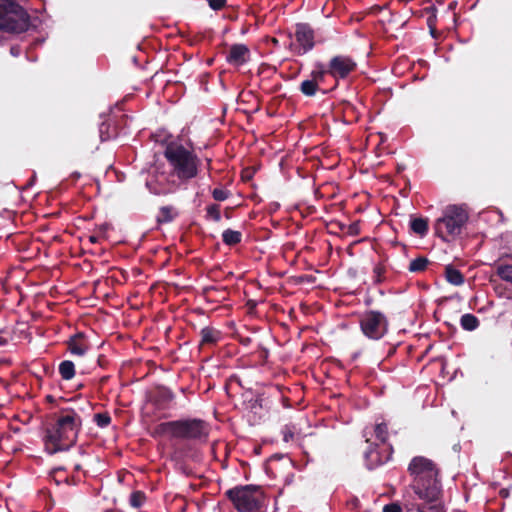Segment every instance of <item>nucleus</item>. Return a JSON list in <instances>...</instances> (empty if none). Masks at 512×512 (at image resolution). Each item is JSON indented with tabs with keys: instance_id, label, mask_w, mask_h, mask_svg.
I'll use <instances>...</instances> for the list:
<instances>
[{
	"instance_id": "obj_1",
	"label": "nucleus",
	"mask_w": 512,
	"mask_h": 512,
	"mask_svg": "<svg viewBox=\"0 0 512 512\" xmlns=\"http://www.w3.org/2000/svg\"><path fill=\"white\" fill-rule=\"evenodd\" d=\"M164 156L171 170L165 178L167 189L164 193H173L195 178L201 164L198 156L181 144L170 143L166 146Z\"/></svg>"
},
{
	"instance_id": "obj_2",
	"label": "nucleus",
	"mask_w": 512,
	"mask_h": 512,
	"mask_svg": "<svg viewBox=\"0 0 512 512\" xmlns=\"http://www.w3.org/2000/svg\"><path fill=\"white\" fill-rule=\"evenodd\" d=\"M82 427L80 415L72 410H62L47 428L44 436L45 450L49 454L67 451L75 445Z\"/></svg>"
},
{
	"instance_id": "obj_3",
	"label": "nucleus",
	"mask_w": 512,
	"mask_h": 512,
	"mask_svg": "<svg viewBox=\"0 0 512 512\" xmlns=\"http://www.w3.org/2000/svg\"><path fill=\"white\" fill-rule=\"evenodd\" d=\"M408 471L413 480L407 491L419 500L428 502L435 500L440 493L438 470L435 464L423 456L414 457Z\"/></svg>"
},
{
	"instance_id": "obj_4",
	"label": "nucleus",
	"mask_w": 512,
	"mask_h": 512,
	"mask_svg": "<svg viewBox=\"0 0 512 512\" xmlns=\"http://www.w3.org/2000/svg\"><path fill=\"white\" fill-rule=\"evenodd\" d=\"M468 218L464 206L449 205L444 209L443 216L435 221V233L445 242L455 239L461 234Z\"/></svg>"
},
{
	"instance_id": "obj_5",
	"label": "nucleus",
	"mask_w": 512,
	"mask_h": 512,
	"mask_svg": "<svg viewBox=\"0 0 512 512\" xmlns=\"http://www.w3.org/2000/svg\"><path fill=\"white\" fill-rule=\"evenodd\" d=\"M28 24V14L15 0H0V30L21 33Z\"/></svg>"
},
{
	"instance_id": "obj_6",
	"label": "nucleus",
	"mask_w": 512,
	"mask_h": 512,
	"mask_svg": "<svg viewBox=\"0 0 512 512\" xmlns=\"http://www.w3.org/2000/svg\"><path fill=\"white\" fill-rule=\"evenodd\" d=\"M226 496L238 512H253L260 508L264 494L259 486H236L226 491Z\"/></svg>"
},
{
	"instance_id": "obj_7",
	"label": "nucleus",
	"mask_w": 512,
	"mask_h": 512,
	"mask_svg": "<svg viewBox=\"0 0 512 512\" xmlns=\"http://www.w3.org/2000/svg\"><path fill=\"white\" fill-rule=\"evenodd\" d=\"M362 333L371 340L381 339L388 331V319L380 311L370 310L360 318Z\"/></svg>"
},
{
	"instance_id": "obj_8",
	"label": "nucleus",
	"mask_w": 512,
	"mask_h": 512,
	"mask_svg": "<svg viewBox=\"0 0 512 512\" xmlns=\"http://www.w3.org/2000/svg\"><path fill=\"white\" fill-rule=\"evenodd\" d=\"M209 435L208 425L201 419L175 420V437L177 439L206 441Z\"/></svg>"
},
{
	"instance_id": "obj_9",
	"label": "nucleus",
	"mask_w": 512,
	"mask_h": 512,
	"mask_svg": "<svg viewBox=\"0 0 512 512\" xmlns=\"http://www.w3.org/2000/svg\"><path fill=\"white\" fill-rule=\"evenodd\" d=\"M357 68V63L349 56L336 55L328 63L327 71L334 79H346Z\"/></svg>"
},
{
	"instance_id": "obj_10",
	"label": "nucleus",
	"mask_w": 512,
	"mask_h": 512,
	"mask_svg": "<svg viewBox=\"0 0 512 512\" xmlns=\"http://www.w3.org/2000/svg\"><path fill=\"white\" fill-rule=\"evenodd\" d=\"M316 34L307 23H298L295 26V39L298 47L295 48L298 55H303L313 49L316 44Z\"/></svg>"
},
{
	"instance_id": "obj_11",
	"label": "nucleus",
	"mask_w": 512,
	"mask_h": 512,
	"mask_svg": "<svg viewBox=\"0 0 512 512\" xmlns=\"http://www.w3.org/2000/svg\"><path fill=\"white\" fill-rule=\"evenodd\" d=\"M404 499L406 501V505H410V509H416L418 512H444L443 507L437 502L438 497L433 501H426L422 504H417L414 501L417 499L416 496H413L410 491H406L404 495Z\"/></svg>"
},
{
	"instance_id": "obj_12",
	"label": "nucleus",
	"mask_w": 512,
	"mask_h": 512,
	"mask_svg": "<svg viewBox=\"0 0 512 512\" xmlns=\"http://www.w3.org/2000/svg\"><path fill=\"white\" fill-rule=\"evenodd\" d=\"M391 452L392 448H389V452L382 455L381 452H379L377 449V445L373 446L370 444L364 454L367 468L374 469L375 467L387 462L391 457Z\"/></svg>"
},
{
	"instance_id": "obj_13",
	"label": "nucleus",
	"mask_w": 512,
	"mask_h": 512,
	"mask_svg": "<svg viewBox=\"0 0 512 512\" xmlns=\"http://www.w3.org/2000/svg\"><path fill=\"white\" fill-rule=\"evenodd\" d=\"M250 51L245 44H233L226 56L228 63L234 66H241L249 60Z\"/></svg>"
},
{
	"instance_id": "obj_14",
	"label": "nucleus",
	"mask_w": 512,
	"mask_h": 512,
	"mask_svg": "<svg viewBox=\"0 0 512 512\" xmlns=\"http://www.w3.org/2000/svg\"><path fill=\"white\" fill-rule=\"evenodd\" d=\"M67 346L70 353L75 356H84L89 349V345L82 333H77L70 337Z\"/></svg>"
},
{
	"instance_id": "obj_15",
	"label": "nucleus",
	"mask_w": 512,
	"mask_h": 512,
	"mask_svg": "<svg viewBox=\"0 0 512 512\" xmlns=\"http://www.w3.org/2000/svg\"><path fill=\"white\" fill-rule=\"evenodd\" d=\"M200 343L201 345H212L218 342L221 337V333L211 327H205L200 331Z\"/></svg>"
},
{
	"instance_id": "obj_16",
	"label": "nucleus",
	"mask_w": 512,
	"mask_h": 512,
	"mask_svg": "<svg viewBox=\"0 0 512 512\" xmlns=\"http://www.w3.org/2000/svg\"><path fill=\"white\" fill-rule=\"evenodd\" d=\"M153 437H162L169 435L175 437V421L163 422L154 427L151 432Z\"/></svg>"
},
{
	"instance_id": "obj_17",
	"label": "nucleus",
	"mask_w": 512,
	"mask_h": 512,
	"mask_svg": "<svg viewBox=\"0 0 512 512\" xmlns=\"http://www.w3.org/2000/svg\"><path fill=\"white\" fill-rule=\"evenodd\" d=\"M445 278L450 284L455 286H460L464 283L463 274L458 269L454 268L452 265L446 266Z\"/></svg>"
},
{
	"instance_id": "obj_18",
	"label": "nucleus",
	"mask_w": 512,
	"mask_h": 512,
	"mask_svg": "<svg viewBox=\"0 0 512 512\" xmlns=\"http://www.w3.org/2000/svg\"><path fill=\"white\" fill-rule=\"evenodd\" d=\"M222 240L226 245H236L241 242L242 233L240 231L227 229L222 233Z\"/></svg>"
},
{
	"instance_id": "obj_19",
	"label": "nucleus",
	"mask_w": 512,
	"mask_h": 512,
	"mask_svg": "<svg viewBox=\"0 0 512 512\" xmlns=\"http://www.w3.org/2000/svg\"><path fill=\"white\" fill-rule=\"evenodd\" d=\"M59 373L64 380H71L75 375V365L70 360L62 361L59 364Z\"/></svg>"
},
{
	"instance_id": "obj_20",
	"label": "nucleus",
	"mask_w": 512,
	"mask_h": 512,
	"mask_svg": "<svg viewBox=\"0 0 512 512\" xmlns=\"http://www.w3.org/2000/svg\"><path fill=\"white\" fill-rule=\"evenodd\" d=\"M326 74H328L327 68L321 62H317L310 73V79L319 85L324 81Z\"/></svg>"
},
{
	"instance_id": "obj_21",
	"label": "nucleus",
	"mask_w": 512,
	"mask_h": 512,
	"mask_svg": "<svg viewBox=\"0 0 512 512\" xmlns=\"http://www.w3.org/2000/svg\"><path fill=\"white\" fill-rule=\"evenodd\" d=\"M410 227L414 233L424 236L428 231V221L425 218H414L411 220Z\"/></svg>"
},
{
	"instance_id": "obj_22",
	"label": "nucleus",
	"mask_w": 512,
	"mask_h": 512,
	"mask_svg": "<svg viewBox=\"0 0 512 512\" xmlns=\"http://www.w3.org/2000/svg\"><path fill=\"white\" fill-rule=\"evenodd\" d=\"M460 324L464 330L473 331L479 326V320L475 315L467 313L461 317Z\"/></svg>"
},
{
	"instance_id": "obj_23",
	"label": "nucleus",
	"mask_w": 512,
	"mask_h": 512,
	"mask_svg": "<svg viewBox=\"0 0 512 512\" xmlns=\"http://www.w3.org/2000/svg\"><path fill=\"white\" fill-rule=\"evenodd\" d=\"M177 213L174 211L171 206H163L159 210V214L157 216V221L159 223H168L171 222Z\"/></svg>"
},
{
	"instance_id": "obj_24",
	"label": "nucleus",
	"mask_w": 512,
	"mask_h": 512,
	"mask_svg": "<svg viewBox=\"0 0 512 512\" xmlns=\"http://www.w3.org/2000/svg\"><path fill=\"white\" fill-rule=\"evenodd\" d=\"M318 86L314 81H312L310 78L306 79L301 82L300 84V91L308 97H312L316 94L318 91Z\"/></svg>"
},
{
	"instance_id": "obj_25",
	"label": "nucleus",
	"mask_w": 512,
	"mask_h": 512,
	"mask_svg": "<svg viewBox=\"0 0 512 512\" xmlns=\"http://www.w3.org/2000/svg\"><path fill=\"white\" fill-rule=\"evenodd\" d=\"M496 273L503 281L512 284V265L500 264L496 268Z\"/></svg>"
},
{
	"instance_id": "obj_26",
	"label": "nucleus",
	"mask_w": 512,
	"mask_h": 512,
	"mask_svg": "<svg viewBox=\"0 0 512 512\" xmlns=\"http://www.w3.org/2000/svg\"><path fill=\"white\" fill-rule=\"evenodd\" d=\"M429 261L425 257H418L412 260L409 264L410 272H422L426 269Z\"/></svg>"
},
{
	"instance_id": "obj_27",
	"label": "nucleus",
	"mask_w": 512,
	"mask_h": 512,
	"mask_svg": "<svg viewBox=\"0 0 512 512\" xmlns=\"http://www.w3.org/2000/svg\"><path fill=\"white\" fill-rule=\"evenodd\" d=\"M145 494L142 491H134L130 495L129 503L132 507L139 508L145 501Z\"/></svg>"
},
{
	"instance_id": "obj_28",
	"label": "nucleus",
	"mask_w": 512,
	"mask_h": 512,
	"mask_svg": "<svg viewBox=\"0 0 512 512\" xmlns=\"http://www.w3.org/2000/svg\"><path fill=\"white\" fill-rule=\"evenodd\" d=\"M374 432L377 439H379L382 443L386 442L388 436V429L385 423L377 424L374 428Z\"/></svg>"
},
{
	"instance_id": "obj_29",
	"label": "nucleus",
	"mask_w": 512,
	"mask_h": 512,
	"mask_svg": "<svg viewBox=\"0 0 512 512\" xmlns=\"http://www.w3.org/2000/svg\"><path fill=\"white\" fill-rule=\"evenodd\" d=\"M94 421L101 427H107L111 423V417L108 413H97L94 415Z\"/></svg>"
},
{
	"instance_id": "obj_30",
	"label": "nucleus",
	"mask_w": 512,
	"mask_h": 512,
	"mask_svg": "<svg viewBox=\"0 0 512 512\" xmlns=\"http://www.w3.org/2000/svg\"><path fill=\"white\" fill-rule=\"evenodd\" d=\"M207 215L209 218L216 222L221 220L220 207L217 204H213L207 207Z\"/></svg>"
},
{
	"instance_id": "obj_31",
	"label": "nucleus",
	"mask_w": 512,
	"mask_h": 512,
	"mask_svg": "<svg viewBox=\"0 0 512 512\" xmlns=\"http://www.w3.org/2000/svg\"><path fill=\"white\" fill-rule=\"evenodd\" d=\"M212 195L215 200L224 201L228 198L229 192L224 189L215 188L212 192Z\"/></svg>"
},
{
	"instance_id": "obj_32",
	"label": "nucleus",
	"mask_w": 512,
	"mask_h": 512,
	"mask_svg": "<svg viewBox=\"0 0 512 512\" xmlns=\"http://www.w3.org/2000/svg\"><path fill=\"white\" fill-rule=\"evenodd\" d=\"M159 398L164 402H170L173 399V393L166 388H161L158 391Z\"/></svg>"
},
{
	"instance_id": "obj_33",
	"label": "nucleus",
	"mask_w": 512,
	"mask_h": 512,
	"mask_svg": "<svg viewBox=\"0 0 512 512\" xmlns=\"http://www.w3.org/2000/svg\"><path fill=\"white\" fill-rule=\"evenodd\" d=\"M282 434H283V440L285 442H289L290 440H292L294 438V430L290 426L286 425L282 430Z\"/></svg>"
},
{
	"instance_id": "obj_34",
	"label": "nucleus",
	"mask_w": 512,
	"mask_h": 512,
	"mask_svg": "<svg viewBox=\"0 0 512 512\" xmlns=\"http://www.w3.org/2000/svg\"><path fill=\"white\" fill-rule=\"evenodd\" d=\"M208 3L213 10H220L225 6L226 0H208Z\"/></svg>"
},
{
	"instance_id": "obj_35",
	"label": "nucleus",
	"mask_w": 512,
	"mask_h": 512,
	"mask_svg": "<svg viewBox=\"0 0 512 512\" xmlns=\"http://www.w3.org/2000/svg\"><path fill=\"white\" fill-rule=\"evenodd\" d=\"M402 508L398 503H391L383 507V512H401Z\"/></svg>"
},
{
	"instance_id": "obj_36",
	"label": "nucleus",
	"mask_w": 512,
	"mask_h": 512,
	"mask_svg": "<svg viewBox=\"0 0 512 512\" xmlns=\"http://www.w3.org/2000/svg\"><path fill=\"white\" fill-rule=\"evenodd\" d=\"M359 232V225L358 223H352L350 226H349V233L350 234H358Z\"/></svg>"
},
{
	"instance_id": "obj_37",
	"label": "nucleus",
	"mask_w": 512,
	"mask_h": 512,
	"mask_svg": "<svg viewBox=\"0 0 512 512\" xmlns=\"http://www.w3.org/2000/svg\"><path fill=\"white\" fill-rule=\"evenodd\" d=\"M373 272H374V274L377 277V281L379 282L380 281V276H381V273H382V267L378 266V265L375 266Z\"/></svg>"
},
{
	"instance_id": "obj_38",
	"label": "nucleus",
	"mask_w": 512,
	"mask_h": 512,
	"mask_svg": "<svg viewBox=\"0 0 512 512\" xmlns=\"http://www.w3.org/2000/svg\"><path fill=\"white\" fill-rule=\"evenodd\" d=\"M104 128H106V125L104 123L101 124L100 126V137H101V140L104 141L106 140L107 138H104L103 137V133H104Z\"/></svg>"
},
{
	"instance_id": "obj_39",
	"label": "nucleus",
	"mask_w": 512,
	"mask_h": 512,
	"mask_svg": "<svg viewBox=\"0 0 512 512\" xmlns=\"http://www.w3.org/2000/svg\"><path fill=\"white\" fill-rule=\"evenodd\" d=\"M89 241H90L91 243H96V242L98 241V238H97L96 236H93V235H92V236H89Z\"/></svg>"
}]
</instances>
